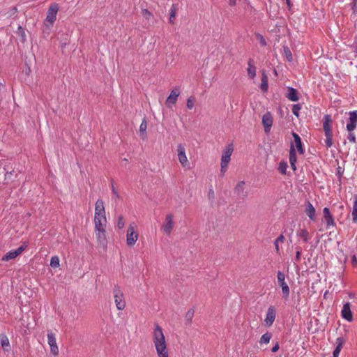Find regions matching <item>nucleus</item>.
<instances>
[{
	"mask_svg": "<svg viewBox=\"0 0 357 357\" xmlns=\"http://www.w3.org/2000/svg\"><path fill=\"white\" fill-rule=\"evenodd\" d=\"M152 340L158 357H169L167 344L162 328L157 324L152 333Z\"/></svg>",
	"mask_w": 357,
	"mask_h": 357,
	"instance_id": "obj_1",
	"label": "nucleus"
},
{
	"mask_svg": "<svg viewBox=\"0 0 357 357\" xmlns=\"http://www.w3.org/2000/svg\"><path fill=\"white\" fill-rule=\"evenodd\" d=\"M234 149L232 144L227 145L222 151L220 162V173L223 176L227 170L228 165L231 160V156Z\"/></svg>",
	"mask_w": 357,
	"mask_h": 357,
	"instance_id": "obj_2",
	"label": "nucleus"
},
{
	"mask_svg": "<svg viewBox=\"0 0 357 357\" xmlns=\"http://www.w3.org/2000/svg\"><path fill=\"white\" fill-rule=\"evenodd\" d=\"M59 9V4L56 3H53L49 6L46 18L44 21V25L48 29L52 27L54 22L56 21Z\"/></svg>",
	"mask_w": 357,
	"mask_h": 357,
	"instance_id": "obj_3",
	"label": "nucleus"
},
{
	"mask_svg": "<svg viewBox=\"0 0 357 357\" xmlns=\"http://www.w3.org/2000/svg\"><path fill=\"white\" fill-rule=\"evenodd\" d=\"M331 116L328 114L325 115L323 119V129L326 136L325 144L326 147L331 148L333 144V133L331 126L330 125Z\"/></svg>",
	"mask_w": 357,
	"mask_h": 357,
	"instance_id": "obj_4",
	"label": "nucleus"
},
{
	"mask_svg": "<svg viewBox=\"0 0 357 357\" xmlns=\"http://www.w3.org/2000/svg\"><path fill=\"white\" fill-rule=\"evenodd\" d=\"M112 293L117 310H123L126 307V301L121 288L118 285H115L113 288Z\"/></svg>",
	"mask_w": 357,
	"mask_h": 357,
	"instance_id": "obj_5",
	"label": "nucleus"
},
{
	"mask_svg": "<svg viewBox=\"0 0 357 357\" xmlns=\"http://www.w3.org/2000/svg\"><path fill=\"white\" fill-rule=\"evenodd\" d=\"M138 236L136 224L135 222L130 223L126 233V243L128 246H133L136 243Z\"/></svg>",
	"mask_w": 357,
	"mask_h": 357,
	"instance_id": "obj_6",
	"label": "nucleus"
},
{
	"mask_svg": "<svg viewBox=\"0 0 357 357\" xmlns=\"http://www.w3.org/2000/svg\"><path fill=\"white\" fill-rule=\"evenodd\" d=\"M95 235L98 245L105 248L107 245L106 227H94Z\"/></svg>",
	"mask_w": 357,
	"mask_h": 357,
	"instance_id": "obj_7",
	"label": "nucleus"
},
{
	"mask_svg": "<svg viewBox=\"0 0 357 357\" xmlns=\"http://www.w3.org/2000/svg\"><path fill=\"white\" fill-rule=\"evenodd\" d=\"M277 278L278 282L282 288V297L284 299H287L289 296L290 290L288 284L285 282V275L279 271L277 273Z\"/></svg>",
	"mask_w": 357,
	"mask_h": 357,
	"instance_id": "obj_8",
	"label": "nucleus"
},
{
	"mask_svg": "<svg viewBox=\"0 0 357 357\" xmlns=\"http://www.w3.org/2000/svg\"><path fill=\"white\" fill-rule=\"evenodd\" d=\"M277 311L274 306L270 305L266 311V317L264 319L263 324L266 327H271L276 318Z\"/></svg>",
	"mask_w": 357,
	"mask_h": 357,
	"instance_id": "obj_9",
	"label": "nucleus"
},
{
	"mask_svg": "<svg viewBox=\"0 0 357 357\" xmlns=\"http://www.w3.org/2000/svg\"><path fill=\"white\" fill-rule=\"evenodd\" d=\"M174 216L172 214H167L161 226V231L166 235H169L174 228Z\"/></svg>",
	"mask_w": 357,
	"mask_h": 357,
	"instance_id": "obj_10",
	"label": "nucleus"
},
{
	"mask_svg": "<svg viewBox=\"0 0 357 357\" xmlns=\"http://www.w3.org/2000/svg\"><path fill=\"white\" fill-rule=\"evenodd\" d=\"M177 155L179 162L181 163L182 167H189L190 163L185 153V149L184 146L181 144H178L177 146Z\"/></svg>",
	"mask_w": 357,
	"mask_h": 357,
	"instance_id": "obj_11",
	"label": "nucleus"
},
{
	"mask_svg": "<svg viewBox=\"0 0 357 357\" xmlns=\"http://www.w3.org/2000/svg\"><path fill=\"white\" fill-rule=\"evenodd\" d=\"M47 336V343L50 347L51 353L54 356H57L59 354V351L56 344L55 335L52 331H48Z\"/></svg>",
	"mask_w": 357,
	"mask_h": 357,
	"instance_id": "obj_12",
	"label": "nucleus"
},
{
	"mask_svg": "<svg viewBox=\"0 0 357 357\" xmlns=\"http://www.w3.org/2000/svg\"><path fill=\"white\" fill-rule=\"evenodd\" d=\"M323 217L326 222V229H329L331 227L335 226L334 218L328 207H324L323 208Z\"/></svg>",
	"mask_w": 357,
	"mask_h": 357,
	"instance_id": "obj_13",
	"label": "nucleus"
},
{
	"mask_svg": "<svg viewBox=\"0 0 357 357\" xmlns=\"http://www.w3.org/2000/svg\"><path fill=\"white\" fill-rule=\"evenodd\" d=\"M273 116L271 112H267L262 116V124L264 128V132L268 134L273 126Z\"/></svg>",
	"mask_w": 357,
	"mask_h": 357,
	"instance_id": "obj_14",
	"label": "nucleus"
},
{
	"mask_svg": "<svg viewBox=\"0 0 357 357\" xmlns=\"http://www.w3.org/2000/svg\"><path fill=\"white\" fill-rule=\"evenodd\" d=\"M27 247V245H22L17 249L14 250H10L7 252L2 257L3 261H9L10 259H13L16 258L19 255H20Z\"/></svg>",
	"mask_w": 357,
	"mask_h": 357,
	"instance_id": "obj_15",
	"label": "nucleus"
},
{
	"mask_svg": "<svg viewBox=\"0 0 357 357\" xmlns=\"http://www.w3.org/2000/svg\"><path fill=\"white\" fill-rule=\"evenodd\" d=\"M245 183L243 181H239L236 183L234 188L235 195L241 199H244L248 195V192L245 190Z\"/></svg>",
	"mask_w": 357,
	"mask_h": 357,
	"instance_id": "obj_16",
	"label": "nucleus"
},
{
	"mask_svg": "<svg viewBox=\"0 0 357 357\" xmlns=\"http://www.w3.org/2000/svg\"><path fill=\"white\" fill-rule=\"evenodd\" d=\"M357 126V110L349 112V121L347 123V130L354 131Z\"/></svg>",
	"mask_w": 357,
	"mask_h": 357,
	"instance_id": "obj_17",
	"label": "nucleus"
},
{
	"mask_svg": "<svg viewBox=\"0 0 357 357\" xmlns=\"http://www.w3.org/2000/svg\"><path fill=\"white\" fill-rule=\"evenodd\" d=\"M342 317L348 321H351L353 320V314L351 310V305L349 302L345 303L341 310Z\"/></svg>",
	"mask_w": 357,
	"mask_h": 357,
	"instance_id": "obj_18",
	"label": "nucleus"
},
{
	"mask_svg": "<svg viewBox=\"0 0 357 357\" xmlns=\"http://www.w3.org/2000/svg\"><path fill=\"white\" fill-rule=\"evenodd\" d=\"M305 213L312 221H314L316 219V210L313 205L309 202H305Z\"/></svg>",
	"mask_w": 357,
	"mask_h": 357,
	"instance_id": "obj_19",
	"label": "nucleus"
},
{
	"mask_svg": "<svg viewBox=\"0 0 357 357\" xmlns=\"http://www.w3.org/2000/svg\"><path fill=\"white\" fill-rule=\"evenodd\" d=\"M94 227H106L107 218L106 214L104 215H94Z\"/></svg>",
	"mask_w": 357,
	"mask_h": 357,
	"instance_id": "obj_20",
	"label": "nucleus"
},
{
	"mask_svg": "<svg viewBox=\"0 0 357 357\" xmlns=\"http://www.w3.org/2000/svg\"><path fill=\"white\" fill-rule=\"evenodd\" d=\"M297 161L296 153L295 151L294 146L293 144L291 145L290 151H289V162L291 165V169L295 171L296 169V163Z\"/></svg>",
	"mask_w": 357,
	"mask_h": 357,
	"instance_id": "obj_21",
	"label": "nucleus"
},
{
	"mask_svg": "<svg viewBox=\"0 0 357 357\" xmlns=\"http://www.w3.org/2000/svg\"><path fill=\"white\" fill-rule=\"evenodd\" d=\"M179 91L176 89H173L169 96L167 98L166 103L169 106L170 105H174L176 102L177 98L179 96Z\"/></svg>",
	"mask_w": 357,
	"mask_h": 357,
	"instance_id": "obj_22",
	"label": "nucleus"
},
{
	"mask_svg": "<svg viewBox=\"0 0 357 357\" xmlns=\"http://www.w3.org/2000/svg\"><path fill=\"white\" fill-rule=\"evenodd\" d=\"M292 136L294 137L295 146L297 149L298 152L300 154H303L305 152L304 149L303 148V143L300 136L296 132H292Z\"/></svg>",
	"mask_w": 357,
	"mask_h": 357,
	"instance_id": "obj_23",
	"label": "nucleus"
},
{
	"mask_svg": "<svg viewBox=\"0 0 357 357\" xmlns=\"http://www.w3.org/2000/svg\"><path fill=\"white\" fill-rule=\"evenodd\" d=\"M105 214L104 202L102 199H98L95 204V213L94 215H104Z\"/></svg>",
	"mask_w": 357,
	"mask_h": 357,
	"instance_id": "obj_24",
	"label": "nucleus"
},
{
	"mask_svg": "<svg viewBox=\"0 0 357 357\" xmlns=\"http://www.w3.org/2000/svg\"><path fill=\"white\" fill-rule=\"evenodd\" d=\"M248 75L250 79H254L256 76V67L254 65V61L250 59L248 61Z\"/></svg>",
	"mask_w": 357,
	"mask_h": 357,
	"instance_id": "obj_25",
	"label": "nucleus"
},
{
	"mask_svg": "<svg viewBox=\"0 0 357 357\" xmlns=\"http://www.w3.org/2000/svg\"><path fill=\"white\" fill-rule=\"evenodd\" d=\"M286 97L291 101H297L298 100V92L293 87L288 88V92Z\"/></svg>",
	"mask_w": 357,
	"mask_h": 357,
	"instance_id": "obj_26",
	"label": "nucleus"
},
{
	"mask_svg": "<svg viewBox=\"0 0 357 357\" xmlns=\"http://www.w3.org/2000/svg\"><path fill=\"white\" fill-rule=\"evenodd\" d=\"M343 339L338 337L336 340L337 346L333 352V357H338L343 345Z\"/></svg>",
	"mask_w": 357,
	"mask_h": 357,
	"instance_id": "obj_27",
	"label": "nucleus"
},
{
	"mask_svg": "<svg viewBox=\"0 0 357 357\" xmlns=\"http://www.w3.org/2000/svg\"><path fill=\"white\" fill-rule=\"evenodd\" d=\"M298 236L301 238L303 241L305 243L308 242L310 240V234L307 229H301L297 232Z\"/></svg>",
	"mask_w": 357,
	"mask_h": 357,
	"instance_id": "obj_28",
	"label": "nucleus"
},
{
	"mask_svg": "<svg viewBox=\"0 0 357 357\" xmlns=\"http://www.w3.org/2000/svg\"><path fill=\"white\" fill-rule=\"evenodd\" d=\"M352 220L354 222H357V195L354 197L353 207H352Z\"/></svg>",
	"mask_w": 357,
	"mask_h": 357,
	"instance_id": "obj_29",
	"label": "nucleus"
},
{
	"mask_svg": "<svg viewBox=\"0 0 357 357\" xmlns=\"http://www.w3.org/2000/svg\"><path fill=\"white\" fill-rule=\"evenodd\" d=\"M271 339V334L268 332L263 334L259 340L260 344H267Z\"/></svg>",
	"mask_w": 357,
	"mask_h": 357,
	"instance_id": "obj_30",
	"label": "nucleus"
},
{
	"mask_svg": "<svg viewBox=\"0 0 357 357\" xmlns=\"http://www.w3.org/2000/svg\"><path fill=\"white\" fill-rule=\"evenodd\" d=\"M1 344L4 351H8L10 349L9 340L6 336H3L1 339Z\"/></svg>",
	"mask_w": 357,
	"mask_h": 357,
	"instance_id": "obj_31",
	"label": "nucleus"
},
{
	"mask_svg": "<svg viewBox=\"0 0 357 357\" xmlns=\"http://www.w3.org/2000/svg\"><path fill=\"white\" fill-rule=\"evenodd\" d=\"M283 54H284V57L286 58V59L288 61H289V62L292 61L293 57H292L291 52L288 47H283Z\"/></svg>",
	"mask_w": 357,
	"mask_h": 357,
	"instance_id": "obj_32",
	"label": "nucleus"
},
{
	"mask_svg": "<svg viewBox=\"0 0 357 357\" xmlns=\"http://www.w3.org/2000/svg\"><path fill=\"white\" fill-rule=\"evenodd\" d=\"M60 265V260L58 256H53L50 259V266L55 268Z\"/></svg>",
	"mask_w": 357,
	"mask_h": 357,
	"instance_id": "obj_33",
	"label": "nucleus"
},
{
	"mask_svg": "<svg viewBox=\"0 0 357 357\" xmlns=\"http://www.w3.org/2000/svg\"><path fill=\"white\" fill-rule=\"evenodd\" d=\"M268 80L267 77L266 75H263L262 79H261V89L265 92L268 90Z\"/></svg>",
	"mask_w": 357,
	"mask_h": 357,
	"instance_id": "obj_34",
	"label": "nucleus"
},
{
	"mask_svg": "<svg viewBox=\"0 0 357 357\" xmlns=\"http://www.w3.org/2000/svg\"><path fill=\"white\" fill-rule=\"evenodd\" d=\"M287 164L285 162H280L278 165V170L282 174H286Z\"/></svg>",
	"mask_w": 357,
	"mask_h": 357,
	"instance_id": "obj_35",
	"label": "nucleus"
},
{
	"mask_svg": "<svg viewBox=\"0 0 357 357\" xmlns=\"http://www.w3.org/2000/svg\"><path fill=\"white\" fill-rule=\"evenodd\" d=\"M194 314L195 310L193 308L189 309L185 316L186 321L190 322L194 317Z\"/></svg>",
	"mask_w": 357,
	"mask_h": 357,
	"instance_id": "obj_36",
	"label": "nucleus"
},
{
	"mask_svg": "<svg viewBox=\"0 0 357 357\" xmlns=\"http://www.w3.org/2000/svg\"><path fill=\"white\" fill-rule=\"evenodd\" d=\"M284 240V236L282 234H281L275 241L274 245H275V249H276L277 252H278V250H279V244H280V243H283Z\"/></svg>",
	"mask_w": 357,
	"mask_h": 357,
	"instance_id": "obj_37",
	"label": "nucleus"
},
{
	"mask_svg": "<svg viewBox=\"0 0 357 357\" xmlns=\"http://www.w3.org/2000/svg\"><path fill=\"white\" fill-rule=\"evenodd\" d=\"M301 107L300 106L299 104H296V105H294L293 107H292V113L296 116H299V112H300V110H301Z\"/></svg>",
	"mask_w": 357,
	"mask_h": 357,
	"instance_id": "obj_38",
	"label": "nucleus"
},
{
	"mask_svg": "<svg viewBox=\"0 0 357 357\" xmlns=\"http://www.w3.org/2000/svg\"><path fill=\"white\" fill-rule=\"evenodd\" d=\"M116 226L119 229H122L125 226V222L123 216L120 215L118 218Z\"/></svg>",
	"mask_w": 357,
	"mask_h": 357,
	"instance_id": "obj_39",
	"label": "nucleus"
},
{
	"mask_svg": "<svg viewBox=\"0 0 357 357\" xmlns=\"http://www.w3.org/2000/svg\"><path fill=\"white\" fill-rule=\"evenodd\" d=\"M347 139L351 143L356 142V136L353 131H348Z\"/></svg>",
	"mask_w": 357,
	"mask_h": 357,
	"instance_id": "obj_40",
	"label": "nucleus"
},
{
	"mask_svg": "<svg viewBox=\"0 0 357 357\" xmlns=\"http://www.w3.org/2000/svg\"><path fill=\"white\" fill-rule=\"evenodd\" d=\"M186 105H187V107L189 109H192L194 107V105H195V100H194V98H192L191 97L188 98V100H187Z\"/></svg>",
	"mask_w": 357,
	"mask_h": 357,
	"instance_id": "obj_41",
	"label": "nucleus"
},
{
	"mask_svg": "<svg viewBox=\"0 0 357 357\" xmlns=\"http://www.w3.org/2000/svg\"><path fill=\"white\" fill-rule=\"evenodd\" d=\"M147 128L146 121L145 119L142 121L139 126V131L142 133H145Z\"/></svg>",
	"mask_w": 357,
	"mask_h": 357,
	"instance_id": "obj_42",
	"label": "nucleus"
},
{
	"mask_svg": "<svg viewBox=\"0 0 357 357\" xmlns=\"http://www.w3.org/2000/svg\"><path fill=\"white\" fill-rule=\"evenodd\" d=\"M257 40L259 41V43H261V45L262 46H266V42L264 39V38L263 37V36H261V34L258 33L257 34Z\"/></svg>",
	"mask_w": 357,
	"mask_h": 357,
	"instance_id": "obj_43",
	"label": "nucleus"
},
{
	"mask_svg": "<svg viewBox=\"0 0 357 357\" xmlns=\"http://www.w3.org/2000/svg\"><path fill=\"white\" fill-rule=\"evenodd\" d=\"M112 192L113 198H114V199L119 198V195L113 184L112 185Z\"/></svg>",
	"mask_w": 357,
	"mask_h": 357,
	"instance_id": "obj_44",
	"label": "nucleus"
},
{
	"mask_svg": "<svg viewBox=\"0 0 357 357\" xmlns=\"http://www.w3.org/2000/svg\"><path fill=\"white\" fill-rule=\"evenodd\" d=\"M175 15H176V9L174 8V6H173L170 10V16H169L170 22H172V19L174 18Z\"/></svg>",
	"mask_w": 357,
	"mask_h": 357,
	"instance_id": "obj_45",
	"label": "nucleus"
},
{
	"mask_svg": "<svg viewBox=\"0 0 357 357\" xmlns=\"http://www.w3.org/2000/svg\"><path fill=\"white\" fill-rule=\"evenodd\" d=\"M295 260L296 262H298L301 260V250L298 249L296 253Z\"/></svg>",
	"mask_w": 357,
	"mask_h": 357,
	"instance_id": "obj_46",
	"label": "nucleus"
},
{
	"mask_svg": "<svg viewBox=\"0 0 357 357\" xmlns=\"http://www.w3.org/2000/svg\"><path fill=\"white\" fill-rule=\"evenodd\" d=\"M280 347L278 342H276L275 344L272 347V352H276L278 351Z\"/></svg>",
	"mask_w": 357,
	"mask_h": 357,
	"instance_id": "obj_47",
	"label": "nucleus"
},
{
	"mask_svg": "<svg viewBox=\"0 0 357 357\" xmlns=\"http://www.w3.org/2000/svg\"><path fill=\"white\" fill-rule=\"evenodd\" d=\"M144 15L148 19L151 15V13L147 10H143Z\"/></svg>",
	"mask_w": 357,
	"mask_h": 357,
	"instance_id": "obj_48",
	"label": "nucleus"
},
{
	"mask_svg": "<svg viewBox=\"0 0 357 357\" xmlns=\"http://www.w3.org/2000/svg\"><path fill=\"white\" fill-rule=\"evenodd\" d=\"M30 72H31V69H30V68H29V67H28V68L26 69V70H25V73H26V75H29Z\"/></svg>",
	"mask_w": 357,
	"mask_h": 357,
	"instance_id": "obj_49",
	"label": "nucleus"
},
{
	"mask_svg": "<svg viewBox=\"0 0 357 357\" xmlns=\"http://www.w3.org/2000/svg\"><path fill=\"white\" fill-rule=\"evenodd\" d=\"M229 4L230 5H231V6L232 5H235V3H236L235 0H229Z\"/></svg>",
	"mask_w": 357,
	"mask_h": 357,
	"instance_id": "obj_50",
	"label": "nucleus"
},
{
	"mask_svg": "<svg viewBox=\"0 0 357 357\" xmlns=\"http://www.w3.org/2000/svg\"><path fill=\"white\" fill-rule=\"evenodd\" d=\"M356 8V3H354L352 4V9L355 11V8Z\"/></svg>",
	"mask_w": 357,
	"mask_h": 357,
	"instance_id": "obj_51",
	"label": "nucleus"
},
{
	"mask_svg": "<svg viewBox=\"0 0 357 357\" xmlns=\"http://www.w3.org/2000/svg\"><path fill=\"white\" fill-rule=\"evenodd\" d=\"M352 261L353 262H356V258L355 256L353 257Z\"/></svg>",
	"mask_w": 357,
	"mask_h": 357,
	"instance_id": "obj_52",
	"label": "nucleus"
},
{
	"mask_svg": "<svg viewBox=\"0 0 357 357\" xmlns=\"http://www.w3.org/2000/svg\"><path fill=\"white\" fill-rule=\"evenodd\" d=\"M286 2H287V4L288 6H290V1L289 0H286Z\"/></svg>",
	"mask_w": 357,
	"mask_h": 357,
	"instance_id": "obj_53",
	"label": "nucleus"
},
{
	"mask_svg": "<svg viewBox=\"0 0 357 357\" xmlns=\"http://www.w3.org/2000/svg\"><path fill=\"white\" fill-rule=\"evenodd\" d=\"M13 10H14L15 11H16V10H17V8L15 7V8H13Z\"/></svg>",
	"mask_w": 357,
	"mask_h": 357,
	"instance_id": "obj_54",
	"label": "nucleus"
},
{
	"mask_svg": "<svg viewBox=\"0 0 357 357\" xmlns=\"http://www.w3.org/2000/svg\"><path fill=\"white\" fill-rule=\"evenodd\" d=\"M355 52H356V56H357V50Z\"/></svg>",
	"mask_w": 357,
	"mask_h": 357,
	"instance_id": "obj_55",
	"label": "nucleus"
}]
</instances>
